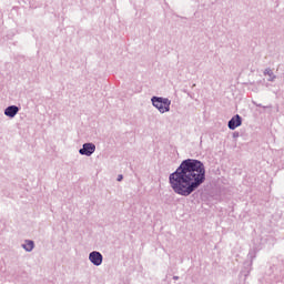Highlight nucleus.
Returning a JSON list of instances; mask_svg holds the SVG:
<instances>
[{
	"mask_svg": "<svg viewBox=\"0 0 284 284\" xmlns=\"http://www.w3.org/2000/svg\"><path fill=\"white\" fill-rule=\"evenodd\" d=\"M169 181L175 194L190 196L205 181V166L199 160H184Z\"/></svg>",
	"mask_w": 284,
	"mask_h": 284,
	"instance_id": "nucleus-1",
	"label": "nucleus"
},
{
	"mask_svg": "<svg viewBox=\"0 0 284 284\" xmlns=\"http://www.w3.org/2000/svg\"><path fill=\"white\" fill-rule=\"evenodd\" d=\"M152 103L154 108L159 110L162 114H165V112H170V101L168 99L163 98H153Z\"/></svg>",
	"mask_w": 284,
	"mask_h": 284,
	"instance_id": "nucleus-2",
	"label": "nucleus"
},
{
	"mask_svg": "<svg viewBox=\"0 0 284 284\" xmlns=\"http://www.w3.org/2000/svg\"><path fill=\"white\" fill-rule=\"evenodd\" d=\"M94 150H97L94 144L85 143L83 144V148L80 149V154H83L84 156H91V154H94Z\"/></svg>",
	"mask_w": 284,
	"mask_h": 284,
	"instance_id": "nucleus-3",
	"label": "nucleus"
},
{
	"mask_svg": "<svg viewBox=\"0 0 284 284\" xmlns=\"http://www.w3.org/2000/svg\"><path fill=\"white\" fill-rule=\"evenodd\" d=\"M89 260L91 261V263H93V265H101V263H103V255H101V253L93 251L90 253L89 255Z\"/></svg>",
	"mask_w": 284,
	"mask_h": 284,
	"instance_id": "nucleus-4",
	"label": "nucleus"
},
{
	"mask_svg": "<svg viewBox=\"0 0 284 284\" xmlns=\"http://www.w3.org/2000/svg\"><path fill=\"white\" fill-rule=\"evenodd\" d=\"M241 115H235L229 121V128L230 130H236V128L241 126Z\"/></svg>",
	"mask_w": 284,
	"mask_h": 284,
	"instance_id": "nucleus-5",
	"label": "nucleus"
},
{
	"mask_svg": "<svg viewBox=\"0 0 284 284\" xmlns=\"http://www.w3.org/2000/svg\"><path fill=\"white\" fill-rule=\"evenodd\" d=\"M18 112H19V106L11 105L6 109L4 114L6 116H10L11 119H13V116H17Z\"/></svg>",
	"mask_w": 284,
	"mask_h": 284,
	"instance_id": "nucleus-6",
	"label": "nucleus"
},
{
	"mask_svg": "<svg viewBox=\"0 0 284 284\" xmlns=\"http://www.w3.org/2000/svg\"><path fill=\"white\" fill-rule=\"evenodd\" d=\"M23 250H26V252H32V250H34V242L27 240L24 242V244L22 245Z\"/></svg>",
	"mask_w": 284,
	"mask_h": 284,
	"instance_id": "nucleus-7",
	"label": "nucleus"
},
{
	"mask_svg": "<svg viewBox=\"0 0 284 284\" xmlns=\"http://www.w3.org/2000/svg\"><path fill=\"white\" fill-rule=\"evenodd\" d=\"M118 181H123V175H119Z\"/></svg>",
	"mask_w": 284,
	"mask_h": 284,
	"instance_id": "nucleus-8",
	"label": "nucleus"
}]
</instances>
